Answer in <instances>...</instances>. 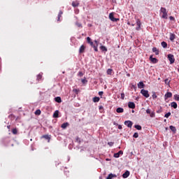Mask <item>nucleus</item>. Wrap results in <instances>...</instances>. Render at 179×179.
<instances>
[{"mask_svg": "<svg viewBox=\"0 0 179 179\" xmlns=\"http://www.w3.org/2000/svg\"><path fill=\"white\" fill-rule=\"evenodd\" d=\"M160 12L161 13H162V19H167L169 15L167 14V10L166 9V8L162 7L160 9Z\"/></svg>", "mask_w": 179, "mask_h": 179, "instance_id": "obj_1", "label": "nucleus"}, {"mask_svg": "<svg viewBox=\"0 0 179 179\" xmlns=\"http://www.w3.org/2000/svg\"><path fill=\"white\" fill-rule=\"evenodd\" d=\"M141 93L146 99L149 98V96H150L149 91L143 89V90H141Z\"/></svg>", "mask_w": 179, "mask_h": 179, "instance_id": "obj_2", "label": "nucleus"}, {"mask_svg": "<svg viewBox=\"0 0 179 179\" xmlns=\"http://www.w3.org/2000/svg\"><path fill=\"white\" fill-rule=\"evenodd\" d=\"M168 59L170 61V64H174L176 59L174 58V55L169 54L168 55Z\"/></svg>", "mask_w": 179, "mask_h": 179, "instance_id": "obj_3", "label": "nucleus"}, {"mask_svg": "<svg viewBox=\"0 0 179 179\" xmlns=\"http://www.w3.org/2000/svg\"><path fill=\"white\" fill-rule=\"evenodd\" d=\"M109 19L112 21V22H118V20H120L119 18H115L114 17V15L113 14V13H110L109 14Z\"/></svg>", "mask_w": 179, "mask_h": 179, "instance_id": "obj_4", "label": "nucleus"}, {"mask_svg": "<svg viewBox=\"0 0 179 179\" xmlns=\"http://www.w3.org/2000/svg\"><path fill=\"white\" fill-rule=\"evenodd\" d=\"M136 24H137V27H136V30H137V31L141 30V26H142V23L141 22V20H139V19L136 20Z\"/></svg>", "mask_w": 179, "mask_h": 179, "instance_id": "obj_5", "label": "nucleus"}, {"mask_svg": "<svg viewBox=\"0 0 179 179\" xmlns=\"http://www.w3.org/2000/svg\"><path fill=\"white\" fill-rule=\"evenodd\" d=\"M133 122L131 120H127L124 122V125L128 127V128H132Z\"/></svg>", "mask_w": 179, "mask_h": 179, "instance_id": "obj_6", "label": "nucleus"}, {"mask_svg": "<svg viewBox=\"0 0 179 179\" xmlns=\"http://www.w3.org/2000/svg\"><path fill=\"white\" fill-rule=\"evenodd\" d=\"M85 50H86V46L82 45L79 49L80 54H83V52H85Z\"/></svg>", "mask_w": 179, "mask_h": 179, "instance_id": "obj_7", "label": "nucleus"}, {"mask_svg": "<svg viewBox=\"0 0 179 179\" xmlns=\"http://www.w3.org/2000/svg\"><path fill=\"white\" fill-rule=\"evenodd\" d=\"M150 60L151 61V62H152V64H157V62H158L157 59L153 57L152 55H151V56L150 57Z\"/></svg>", "mask_w": 179, "mask_h": 179, "instance_id": "obj_8", "label": "nucleus"}, {"mask_svg": "<svg viewBox=\"0 0 179 179\" xmlns=\"http://www.w3.org/2000/svg\"><path fill=\"white\" fill-rule=\"evenodd\" d=\"M120 155H124V152L122 150H120L118 152L115 153L113 157H116V158H118V157H120Z\"/></svg>", "mask_w": 179, "mask_h": 179, "instance_id": "obj_9", "label": "nucleus"}, {"mask_svg": "<svg viewBox=\"0 0 179 179\" xmlns=\"http://www.w3.org/2000/svg\"><path fill=\"white\" fill-rule=\"evenodd\" d=\"M138 89H143V87H145V84L143 83V82L141 81L138 83Z\"/></svg>", "mask_w": 179, "mask_h": 179, "instance_id": "obj_10", "label": "nucleus"}, {"mask_svg": "<svg viewBox=\"0 0 179 179\" xmlns=\"http://www.w3.org/2000/svg\"><path fill=\"white\" fill-rule=\"evenodd\" d=\"M128 107H129V108H132V109L135 108V103L129 102L128 103Z\"/></svg>", "mask_w": 179, "mask_h": 179, "instance_id": "obj_11", "label": "nucleus"}, {"mask_svg": "<svg viewBox=\"0 0 179 179\" xmlns=\"http://www.w3.org/2000/svg\"><path fill=\"white\" fill-rule=\"evenodd\" d=\"M129 171H127L124 173H123L122 177L123 178H128L129 177Z\"/></svg>", "mask_w": 179, "mask_h": 179, "instance_id": "obj_12", "label": "nucleus"}, {"mask_svg": "<svg viewBox=\"0 0 179 179\" xmlns=\"http://www.w3.org/2000/svg\"><path fill=\"white\" fill-rule=\"evenodd\" d=\"M175 39H176V34H170L169 40H170L171 41H174Z\"/></svg>", "mask_w": 179, "mask_h": 179, "instance_id": "obj_13", "label": "nucleus"}, {"mask_svg": "<svg viewBox=\"0 0 179 179\" xmlns=\"http://www.w3.org/2000/svg\"><path fill=\"white\" fill-rule=\"evenodd\" d=\"M62 11L60 10L58 15H57V22H61V17L62 16Z\"/></svg>", "mask_w": 179, "mask_h": 179, "instance_id": "obj_14", "label": "nucleus"}, {"mask_svg": "<svg viewBox=\"0 0 179 179\" xmlns=\"http://www.w3.org/2000/svg\"><path fill=\"white\" fill-rule=\"evenodd\" d=\"M42 138H44V139H46V141H48V142H50V140L51 139V137L48 134L43 135Z\"/></svg>", "mask_w": 179, "mask_h": 179, "instance_id": "obj_15", "label": "nucleus"}, {"mask_svg": "<svg viewBox=\"0 0 179 179\" xmlns=\"http://www.w3.org/2000/svg\"><path fill=\"white\" fill-rule=\"evenodd\" d=\"M152 52L155 53V55H159V50L157 48H152Z\"/></svg>", "mask_w": 179, "mask_h": 179, "instance_id": "obj_16", "label": "nucleus"}, {"mask_svg": "<svg viewBox=\"0 0 179 179\" xmlns=\"http://www.w3.org/2000/svg\"><path fill=\"white\" fill-rule=\"evenodd\" d=\"M169 128L173 134H176V132L177 131V129H176V127L174 126H170Z\"/></svg>", "mask_w": 179, "mask_h": 179, "instance_id": "obj_17", "label": "nucleus"}, {"mask_svg": "<svg viewBox=\"0 0 179 179\" xmlns=\"http://www.w3.org/2000/svg\"><path fill=\"white\" fill-rule=\"evenodd\" d=\"M71 5H72V6H73V8H77V6H79V2H78V1H73Z\"/></svg>", "mask_w": 179, "mask_h": 179, "instance_id": "obj_18", "label": "nucleus"}, {"mask_svg": "<svg viewBox=\"0 0 179 179\" xmlns=\"http://www.w3.org/2000/svg\"><path fill=\"white\" fill-rule=\"evenodd\" d=\"M172 96H173V94L171 92H167L165 94L166 99H170V97H172Z\"/></svg>", "mask_w": 179, "mask_h": 179, "instance_id": "obj_19", "label": "nucleus"}, {"mask_svg": "<svg viewBox=\"0 0 179 179\" xmlns=\"http://www.w3.org/2000/svg\"><path fill=\"white\" fill-rule=\"evenodd\" d=\"M94 103H99L100 101V98L99 96H94L93 98Z\"/></svg>", "mask_w": 179, "mask_h": 179, "instance_id": "obj_20", "label": "nucleus"}, {"mask_svg": "<svg viewBox=\"0 0 179 179\" xmlns=\"http://www.w3.org/2000/svg\"><path fill=\"white\" fill-rule=\"evenodd\" d=\"M55 100L57 103H62V99H61L60 96H57L55 98Z\"/></svg>", "mask_w": 179, "mask_h": 179, "instance_id": "obj_21", "label": "nucleus"}, {"mask_svg": "<svg viewBox=\"0 0 179 179\" xmlns=\"http://www.w3.org/2000/svg\"><path fill=\"white\" fill-rule=\"evenodd\" d=\"M69 125V123L65 122V123H63L61 127H62V128L63 129H66V127H67Z\"/></svg>", "mask_w": 179, "mask_h": 179, "instance_id": "obj_22", "label": "nucleus"}, {"mask_svg": "<svg viewBox=\"0 0 179 179\" xmlns=\"http://www.w3.org/2000/svg\"><path fill=\"white\" fill-rule=\"evenodd\" d=\"M87 42L88 44H90V45H93V42L92 41V38H90V37L87 38Z\"/></svg>", "mask_w": 179, "mask_h": 179, "instance_id": "obj_23", "label": "nucleus"}, {"mask_svg": "<svg viewBox=\"0 0 179 179\" xmlns=\"http://www.w3.org/2000/svg\"><path fill=\"white\" fill-rule=\"evenodd\" d=\"M59 114V111L56 110V111L54 113V114H53V117H54V118H58Z\"/></svg>", "mask_w": 179, "mask_h": 179, "instance_id": "obj_24", "label": "nucleus"}, {"mask_svg": "<svg viewBox=\"0 0 179 179\" xmlns=\"http://www.w3.org/2000/svg\"><path fill=\"white\" fill-rule=\"evenodd\" d=\"M113 177H117V176L113 174V173H110L108 177L106 178V179H113Z\"/></svg>", "mask_w": 179, "mask_h": 179, "instance_id": "obj_25", "label": "nucleus"}, {"mask_svg": "<svg viewBox=\"0 0 179 179\" xmlns=\"http://www.w3.org/2000/svg\"><path fill=\"white\" fill-rule=\"evenodd\" d=\"M116 112L118 113H124V108H117L116 109Z\"/></svg>", "mask_w": 179, "mask_h": 179, "instance_id": "obj_26", "label": "nucleus"}, {"mask_svg": "<svg viewBox=\"0 0 179 179\" xmlns=\"http://www.w3.org/2000/svg\"><path fill=\"white\" fill-rule=\"evenodd\" d=\"M43 78V73H39L36 79L37 80H41V78Z\"/></svg>", "mask_w": 179, "mask_h": 179, "instance_id": "obj_27", "label": "nucleus"}, {"mask_svg": "<svg viewBox=\"0 0 179 179\" xmlns=\"http://www.w3.org/2000/svg\"><path fill=\"white\" fill-rule=\"evenodd\" d=\"M134 128H136V129H138V131H141L142 129V126H141L139 124H136L134 126Z\"/></svg>", "mask_w": 179, "mask_h": 179, "instance_id": "obj_28", "label": "nucleus"}, {"mask_svg": "<svg viewBox=\"0 0 179 179\" xmlns=\"http://www.w3.org/2000/svg\"><path fill=\"white\" fill-rule=\"evenodd\" d=\"M161 45L163 47V48H167V43L164 41L162 42Z\"/></svg>", "mask_w": 179, "mask_h": 179, "instance_id": "obj_29", "label": "nucleus"}, {"mask_svg": "<svg viewBox=\"0 0 179 179\" xmlns=\"http://www.w3.org/2000/svg\"><path fill=\"white\" fill-rule=\"evenodd\" d=\"M171 106L173 107V108H177V103L176 102L171 103Z\"/></svg>", "mask_w": 179, "mask_h": 179, "instance_id": "obj_30", "label": "nucleus"}, {"mask_svg": "<svg viewBox=\"0 0 179 179\" xmlns=\"http://www.w3.org/2000/svg\"><path fill=\"white\" fill-rule=\"evenodd\" d=\"M34 114L35 115H40V114H41V110H40V109H38L35 111Z\"/></svg>", "mask_w": 179, "mask_h": 179, "instance_id": "obj_31", "label": "nucleus"}, {"mask_svg": "<svg viewBox=\"0 0 179 179\" xmlns=\"http://www.w3.org/2000/svg\"><path fill=\"white\" fill-rule=\"evenodd\" d=\"M76 24L77 27H80V29H82L83 26H82V24L80 22H76Z\"/></svg>", "mask_w": 179, "mask_h": 179, "instance_id": "obj_32", "label": "nucleus"}, {"mask_svg": "<svg viewBox=\"0 0 179 179\" xmlns=\"http://www.w3.org/2000/svg\"><path fill=\"white\" fill-rule=\"evenodd\" d=\"M164 82L165 85H167V86H170V80H169V78L165 79Z\"/></svg>", "mask_w": 179, "mask_h": 179, "instance_id": "obj_33", "label": "nucleus"}, {"mask_svg": "<svg viewBox=\"0 0 179 179\" xmlns=\"http://www.w3.org/2000/svg\"><path fill=\"white\" fill-rule=\"evenodd\" d=\"M100 49L101 50V51H107V48H106V46L101 45L100 47Z\"/></svg>", "mask_w": 179, "mask_h": 179, "instance_id": "obj_34", "label": "nucleus"}, {"mask_svg": "<svg viewBox=\"0 0 179 179\" xmlns=\"http://www.w3.org/2000/svg\"><path fill=\"white\" fill-rule=\"evenodd\" d=\"M112 73H113V69H108L107 70V74H108V75H111Z\"/></svg>", "mask_w": 179, "mask_h": 179, "instance_id": "obj_35", "label": "nucleus"}, {"mask_svg": "<svg viewBox=\"0 0 179 179\" xmlns=\"http://www.w3.org/2000/svg\"><path fill=\"white\" fill-rule=\"evenodd\" d=\"M174 99L176 100L177 101H179V94H175Z\"/></svg>", "mask_w": 179, "mask_h": 179, "instance_id": "obj_36", "label": "nucleus"}, {"mask_svg": "<svg viewBox=\"0 0 179 179\" xmlns=\"http://www.w3.org/2000/svg\"><path fill=\"white\" fill-rule=\"evenodd\" d=\"M12 133L13 135H16L17 134V129H13Z\"/></svg>", "mask_w": 179, "mask_h": 179, "instance_id": "obj_37", "label": "nucleus"}, {"mask_svg": "<svg viewBox=\"0 0 179 179\" xmlns=\"http://www.w3.org/2000/svg\"><path fill=\"white\" fill-rule=\"evenodd\" d=\"M171 115V113L169 112L166 114H165L164 117L165 118H169Z\"/></svg>", "mask_w": 179, "mask_h": 179, "instance_id": "obj_38", "label": "nucleus"}, {"mask_svg": "<svg viewBox=\"0 0 179 179\" xmlns=\"http://www.w3.org/2000/svg\"><path fill=\"white\" fill-rule=\"evenodd\" d=\"M138 137H139V134L137 132L134 134L133 138H138Z\"/></svg>", "mask_w": 179, "mask_h": 179, "instance_id": "obj_39", "label": "nucleus"}, {"mask_svg": "<svg viewBox=\"0 0 179 179\" xmlns=\"http://www.w3.org/2000/svg\"><path fill=\"white\" fill-rule=\"evenodd\" d=\"M150 116L151 117V118H154V117H155V112H151L150 113Z\"/></svg>", "mask_w": 179, "mask_h": 179, "instance_id": "obj_40", "label": "nucleus"}, {"mask_svg": "<svg viewBox=\"0 0 179 179\" xmlns=\"http://www.w3.org/2000/svg\"><path fill=\"white\" fill-rule=\"evenodd\" d=\"M152 99H157V95H156V92H153Z\"/></svg>", "mask_w": 179, "mask_h": 179, "instance_id": "obj_41", "label": "nucleus"}, {"mask_svg": "<svg viewBox=\"0 0 179 179\" xmlns=\"http://www.w3.org/2000/svg\"><path fill=\"white\" fill-rule=\"evenodd\" d=\"M121 99H122V100H124L125 99V94H124V93L121 94Z\"/></svg>", "mask_w": 179, "mask_h": 179, "instance_id": "obj_42", "label": "nucleus"}, {"mask_svg": "<svg viewBox=\"0 0 179 179\" xmlns=\"http://www.w3.org/2000/svg\"><path fill=\"white\" fill-rule=\"evenodd\" d=\"M78 76L82 77L83 76V73L82 71L78 72Z\"/></svg>", "mask_w": 179, "mask_h": 179, "instance_id": "obj_43", "label": "nucleus"}, {"mask_svg": "<svg viewBox=\"0 0 179 179\" xmlns=\"http://www.w3.org/2000/svg\"><path fill=\"white\" fill-rule=\"evenodd\" d=\"M151 113H152V111L150 110V109L148 108V109L146 110V113H147V114H150Z\"/></svg>", "mask_w": 179, "mask_h": 179, "instance_id": "obj_44", "label": "nucleus"}, {"mask_svg": "<svg viewBox=\"0 0 179 179\" xmlns=\"http://www.w3.org/2000/svg\"><path fill=\"white\" fill-rule=\"evenodd\" d=\"M76 141L78 142V143H80V138H79V137H76Z\"/></svg>", "mask_w": 179, "mask_h": 179, "instance_id": "obj_45", "label": "nucleus"}, {"mask_svg": "<svg viewBox=\"0 0 179 179\" xmlns=\"http://www.w3.org/2000/svg\"><path fill=\"white\" fill-rule=\"evenodd\" d=\"M94 51H96V52H97L99 51V50L97 49V46L94 45Z\"/></svg>", "mask_w": 179, "mask_h": 179, "instance_id": "obj_46", "label": "nucleus"}, {"mask_svg": "<svg viewBox=\"0 0 179 179\" xmlns=\"http://www.w3.org/2000/svg\"><path fill=\"white\" fill-rule=\"evenodd\" d=\"M108 145H110V146H113L114 145V143L113 142H109V143H108Z\"/></svg>", "mask_w": 179, "mask_h": 179, "instance_id": "obj_47", "label": "nucleus"}, {"mask_svg": "<svg viewBox=\"0 0 179 179\" xmlns=\"http://www.w3.org/2000/svg\"><path fill=\"white\" fill-rule=\"evenodd\" d=\"M169 19H170V20H176V19L173 16H170Z\"/></svg>", "mask_w": 179, "mask_h": 179, "instance_id": "obj_48", "label": "nucleus"}, {"mask_svg": "<svg viewBox=\"0 0 179 179\" xmlns=\"http://www.w3.org/2000/svg\"><path fill=\"white\" fill-rule=\"evenodd\" d=\"M118 129H122V126L121 124H119L117 126Z\"/></svg>", "mask_w": 179, "mask_h": 179, "instance_id": "obj_49", "label": "nucleus"}, {"mask_svg": "<svg viewBox=\"0 0 179 179\" xmlns=\"http://www.w3.org/2000/svg\"><path fill=\"white\" fill-rule=\"evenodd\" d=\"M73 92H75L76 93H79V90L78 89H74Z\"/></svg>", "mask_w": 179, "mask_h": 179, "instance_id": "obj_50", "label": "nucleus"}, {"mask_svg": "<svg viewBox=\"0 0 179 179\" xmlns=\"http://www.w3.org/2000/svg\"><path fill=\"white\" fill-rule=\"evenodd\" d=\"M103 92H99V96H103Z\"/></svg>", "mask_w": 179, "mask_h": 179, "instance_id": "obj_51", "label": "nucleus"}, {"mask_svg": "<svg viewBox=\"0 0 179 179\" xmlns=\"http://www.w3.org/2000/svg\"><path fill=\"white\" fill-rule=\"evenodd\" d=\"M94 43L96 45V46L99 45V42L97 41H94Z\"/></svg>", "mask_w": 179, "mask_h": 179, "instance_id": "obj_52", "label": "nucleus"}, {"mask_svg": "<svg viewBox=\"0 0 179 179\" xmlns=\"http://www.w3.org/2000/svg\"><path fill=\"white\" fill-rule=\"evenodd\" d=\"M8 129H10V125L7 126Z\"/></svg>", "mask_w": 179, "mask_h": 179, "instance_id": "obj_53", "label": "nucleus"}, {"mask_svg": "<svg viewBox=\"0 0 179 179\" xmlns=\"http://www.w3.org/2000/svg\"><path fill=\"white\" fill-rule=\"evenodd\" d=\"M99 110H103V107L101 106H99Z\"/></svg>", "mask_w": 179, "mask_h": 179, "instance_id": "obj_54", "label": "nucleus"}, {"mask_svg": "<svg viewBox=\"0 0 179 179\" xmlns=\"http://www.w3.org/2000/svg\"><path fill=\"white\" fill-rule=\"evenodd\" d=\"M127 24H128L129 26H131V22H127Z\"/></svg>", "mask_w": 179, "mask_h": 179, "instance_id": "obj_55", "label": "nucleus"}, {"mask_svg": "<svg viewBox=\"0 0 179 179\" xmlns=\"http://www.w3.org/2000/svg\"><path fill=\"white\" fill-rule=\"evenodd\" d=\"M82 83H85V80H82Z\"/></svg>", "mask_w": 179, "mask_h": 179, "instance_id": "obj_56", "label": "nucleus"}, {"mask_svg": "<svg viewBox=\"0 0 179 179\" xmlns=\"http://www.w3.org/2000/svg\"><path fill=\"white\" fill-rule=\"evenodd\" d=\"M131 25L134 27V26H135V24H131Z\"/></svg>", "mask_w": 179, "mask_h": 179, "instance_id": "obj_57", "label": "nucleus"}, {"mask_svg": "<svg viewBox=\"0 0 179 179\" xmlns=\"http://www.w3.org/2000/svg\"><path fill=\"white\" fill-rule=\"evenodd\" d=\"M132 113H135V110H132Z\"/></svg>", "mask_w": 179, "mask_h": 179, "instance_id": "obj_58", "label": "nucleus"}, {"mask_svg": "<svg viewBox=\"0 0 179 179\" xmlns=\"http://www.w3.org/2000/svg\"><path fill=\"white\" fill-rule=\"evenodd\" d=\"M158 80H160V78H158Z\"/></svg>", "mask_w": 179, "mask_h": 179, "instance_id": "obj_59", "label": "nucleus"}, {"mask_svg": "<svg viewBox=\"0 0 179 179\" xmlns=\"http://www.w3.org/2000/svg\"><path fill=\"white\" fill-rule=\"evenodd\" d=\"M178 72H179V69H178Z\"/></svg>", "mask_w": 179, "mask_h": 179, "instance_id": "obj_60", "label": "nucleus"}]
</instances>
